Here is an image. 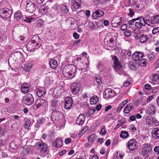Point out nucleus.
Instances as JSON below:
<instances>
[{
    "instance_id": "obj_1",
    "label": "nucleus",
    "mask_w": 159,
    "mask_h": 159,
    "mask_svg": "<svg viewBox=\"0 0 159 159\" xmlns=\"http://www.w3.org/2000/svg\"><path fill=\"white\" fill-rule=\"evenodd\" d=\"M62 72L66 78L72 79L75 76L76 68L75 67H72L69 66H66L63 68Z\"/></svg>"
},
{
    "instance_id": "obj_2",
    "label": "nucleus",
    "mask_w": 159,
    "mask_h": 159,
    "mask_svg": "<svg viewBox=\"0 0 159 159\" xmlns=\"http://www.w3.org/2000/svg\"><path fill=\"white\" fill-rule=\"evenodd\" d=\"M147 25L151 27L159 24V15L152 16L150 19H147Z\"/></svg>"
},
{
    "instance_id": "obj_3",
    "label": "nucleus",
    "mask_w": 159,
    "mask_h": 159,
    "mask_svg": "<svg viewBox=\"0 0 159 159\" xmlns=\"http://www.w3.org/2000/svg\"><path fill=\"white\" fill-rule=\"evenodd\" d=\"M136 18L138 19L134 23V26L137 28L141 29L143 26L147 25V19H145L143 17L141 16Z\"/></svg>"
},
{
    "instance_id": "obj_4",
    "label": "nucleus",
    "mask_w": 159,
    "mask_h": 159,
    "mask_svg": "<svg viewBox=\"0 0 159 159\" xmlns=\"http://www.w3.org/2000/svg\"><path fill=\"white\" fill-rule=\"evenodd\" d=\"M151 150L150 144H145L143 145L141 150V153L144 157L146 158L149 156V154L151 152Z\"/></svg>"
},
{
    "instance_id": "obj_5",
    "label": "nucleus",
    "mask_w": 159,
    "mask_h": 159,
    "mask_svg": "<svg viewBox=\"0 0 159 159\" xmlns=\"http://www.w3.org/2000/svg\"><path fill=\"white\" fill-rule=\"evenodd\" d=\"M12 11L7 8H4L0 9V15L2 18L7 19L11 17Z\"/></svg>"
},
{
    "instance_id": "obj_6",
    "label": "nucleus",
    "mask_w": 159,
    "mask_h": 159,
    "mask_svg": "<svg viewBox=\"0 0 159 159\" xmlns=\"http://www.w3.org/2000/svg\"><path fill=\"white\" fill-rule=\"evenodd\" d=\"M24 103L28 105H30L34 102V98L32 94L28 93L23 98Z\"/></svg>"
},
{
    "instance_id": "obj_7",
    "label": "nucleus",
    "mask_w": 159,
    "mask_h": 159,
    "mask_svg": "<svg viewBox=\"0 0 159 159\" xmlns=\"http://www.w3.org/2000/svg\"><path fill=\"white\" fill-rule=\"evenodd\" d=\"M115 90H113L111 89H107L104 92V98L106 99H108L115 96Z\"/></svg>"
},
{
    "instance_id": "obj_8",
    "label": "nucleus",
    "mask_w": 159,
    "mask_h": 159,
    "mask_svg": "<svg viewBox=\"0 0 159 159\" xmlns=\"http://www.w3.org/2000/svg\"><path fill=\"white\" fill-rule=\"evenodd\" d=\"M127 147H128L129 150L133 151L137 149L138 143L135 139H131L128 142Z\"/></svg>"
},
{
    "instance_id": "obj_9",
    "label": "nucleus",
    "mask_w": 159,
    "mask_h": 159,
    "mask_svg": "<svg viewBox=\"0 0 159 159\" xmlns=\"http://www.w3.org/2000/svg\"><path fill=\"white\" fill-rule=\"evenodd\" d=\"M36 8V6L34 3H32L30 1H27L26 7L27 11L30 13H33L35 11Z\"/></svg>"
},
{
    "instance_id": "obj_10",
    "label": "nucleus",
    "mask_w": 159,
    "mask_h": 159,
    "mask_svg": "<svg viewBox=\"0 0 159 159\" xmlns=\"http://www.w3.org/2000/svg\"><path fill=\"white\" fill-rule=\"evenodd\" d=\"M36 146L38 148L41 150V152L43 153L46 152L47 151L48 148L47 145L44 143L43 141H40L37 142Z\"/></svg>"
},
{
    "instance_id": "obj_11",
    "label": "nucleus",
    "mask_w": 159,
    "mask_h": 159,
    "mask_svg": "<svg viewBox=\"0 0 159 159\" xmlns=\"http://www.w3.org/2000/svg\"><path fill=\"white\" fill-rule=\"evenodd\" d=\"M105 40H107L108 44L113 43L116 40V37L113 34L108 33L106 36Z\"/></svg>"
},
{
    "instance_id": "obj_12",
    "label": "nucleus",
    "mask_w": 159,
    "mask_h": 159,
    "mask_svg": "<svg viewBox=\"0 0 159 159\" xmlns=\"http://www.w3.org/2000/svg\"><path fill=\"white\" fill-rule=\"evenodd\" d=\"M46 104L45 100L41 98H39L36 102L35 104L33 106V109L34 110L40 108Z\"/></svg>"
},
{
    "instance_id": "obj_13",
    "label": "nucleus",
    "mask_w": 159,
    "mask_h": 159,
    "mask_svg": "<svg viewBox=\"0 0 159 159\" xmlns=\"http://www.w3.org/2000/svg\"><path fill=\"white\" fill-rule=\"evenodd\" d=\"M61 115V113L59 111H54L52 113L51 119L53 121H54L55 120H58L60 118Z\"/></svg>"
},
{
    "instance_id": "obj_14",
    "label": "nucleus",
    "mask_w": 159,
    "mask_h": 159,
    "mask_svg": "<svg viewBox=\"0 0 159 159\" xmlns=\"http://www.w3.org/2000/svg\"><path fill=\"white\" fill-rule=\"evenodd\" d=\"M159 77L158 75L156 74H153L150 77V82L153 85H157L159 84Z\"/></svg>"
},
{
    "instance_id": "obj_15",
    "label": "nucleus",
    "mask_w": 159,
    "mask_h": 159,
    "mask_svg": "<svg viewBox=\"0 0 159 159\" xmlns=\"http://www.w3.org/2000/svg\"><path fill=\"white\" fill-rule=\"evenodd\" d=\"M79 84L76 83H74L72 84L71 88L73 94H76L81 92L79 87Z\"/></svg>"
},
{
    "instance_id": "obj_16",
    "label": "nucleus",
    "mask_w": 159,
    "mask_h": 159,
    "mask_svg": "<svg viewBox=\"0 0 159 159\" xmlns=\"http://www.w3.org/2000/svg\"><path fill=\"white\" fill-rule=\"evenodd\" d=\"M40 46V45L39 43H36L35 44H28L26 46V48L28 49L29 51H30L32 52L34 51V49H37L39 48Z\"/></svg>"
},
{
    "instance_id": "obj_17",
    "label": "nucleus",
    "mask_w": 159,
    "mask_h": 159,
    "mask_svg": "<svg viewBox=\"0 0 159 159\" xmlns=\"http://www.w3.org/2000/svg\"><path fill=\"white\" fill-rule=\"evenodd\" d=\"M65 107L66 109H70L72 104V98L70 97H67L65 99Z\"/></svg>"
},
{
    "instance_id": "obj_18",
    "label": "nucleus",
    "mask_w": 159,
    "mask_h": 159,
    "mask_svg": "<svg viewBox=\"0 0 159 159\" xmlns=\"http://www.w3.org/2000/svg\"><path fill=\"white\" fill-rule=\"evenodd\" d=\"M64 92L63 88L62 86H57L54 89L53 93L57 96L60 95Z\"/></svg>"
},
{
    "instance_id": "obj_19",
    "label": "nucleus",
    "mask_w": 159,
    "mask_h": 159,
    "mask_svg": "<svg viewBox=\"0 0 159 159\" xmlns=\"http://www.w3.org/2000/svg\"><path fill=\"white\" fill-rule=\"evenodd\" d=\"M143 54L141 52H136L133 55V58L135 61H138L143 57Z\"/></svg>"
},
{
    "instance_id": "obj_20",
    "label": "nucleus",
    "mask_w": 159,
    "mask_h": 159,
    "mask_svg": "<svg viewBox=\"0 0 159 159\" xmlns=\"http://www.w3.org/2000/svg\"><path fill=\"white\" fill-rule=\"evenodd\" d=\"M85 117L84 115L83 114H81L77 118L76 123L79 125L83 124L85 121Z\"/></svg>"
},
{
    "instance_id": "obj_21",
    "label": "nucleus",
    "mask_w": 159,
    "mask_h": 159,
    "mask_svg": "<svg viewBox=\"0 0 159 159\" xmlns=\"http://www.w3.org/2000/svg\"><path fill=\"white\" fill-rule=\"evenodd\" d=\"M63 143L62 140L60 138H58L55 139L53 145L57 148H60L62 146Z\"/></svg>"
},
{
    "instance_id": "obj_22",
    "label": "nucleus",
    "mask_w": 159,
    "mask_h": 159,
    "mask_svg": "<svg viewBox=\"0 0 159 159\" xmlns=\"http://www.w3.org/2000/svg\"><path fill=\"white\" fill-rule=\"evenodd\" d=\"M30 86L27 83H24L21 85V92L24 93H27L30 90Z\"/></svg>"
},
{
    "instance_id": "obj_23",
    "label": "nucleus",
    "mask_w": 159,
    "mask_h": 159,
    "mask_svg": "<svg viewBox=\"0 0 159 159\" xmlns=\"http://www.w3.org/2000/svg\"><path fill=\"white\" fill-rule=\"evenodd\" d=\"M104 12L103 11L100 10H98L93 12L92 16L94 19H96L98 17L102 16Z\"/></svg>"
},
{
    "instance_id": "obj_24",
    "label": "nucleus",
    "mask_w": 159,
    "mask_h": 159,
    "mask_svg": "<svg viewBox=\"0 0 159 159\" xmlns=\"http://www.w3.org/2000/svg\"><path fill=\"white\" fill-rule=\"evenodd\" d=\"M113 59L114 60V68L116 70L119 69L121 68V66L118 62V59L117 57L114 56L113 57Z\"/></svg>"
},
{
    "instance_id": "obj_25",
    "label": "nucleus",
    "mask_w": 159,
    "mask_h": 159,
    "mask_svg": "<svg viewBox=\"0 0 159 159\" xmlns=\"http://www.w3.org/2000/svg\"><path fill=\"white\" fill-rule=\"evenodd\" d=\"M134 108V107L132 103H129L124 108V112L128 113Z\"/></svg>"
},
{
    "instance_id": "obj_26",
    "label": "nucleus",
    "mask_w": 159,
    "mask_h": 159,
    "mask_svg": "<svg viewBox=\"0 0 159 159\" xmlns=\"http://www.w3.org/2000/svg\"><path fill=\"white\" fill-rule=\"evenodd\" d=\"M51 106L54 108L58 109L60 107V103L57 100H53L51 102Z\"/></svg>"
},
{
    "instance_id": "obj_27",
    "label": "nucleus",
    "mask_w": 159,
    "mask_h": 159,
    "mask_svg": "<svg viewBox=\"0 0 159 159\" xmlns=\"http://www.w3.org/2000/svg\"><path fill=\"white\" fill-rule=\"evenodd\" d=\"M152 137L156 139H159V129L155 128L152 132Z\"/></svg>"
},
{
    "instance_id": "obj_28",
    "label": "nucleus",
    "mask_w": 159,
    "mask_h": 159,
    "mask_svg": "<svg viewBox=\"0 0 159 159\" xmlns=\"http://www.w3.org/2000/svg\"><path fill=\"white\" fill-rule=\"evenodd\" d=\"M46 93V91L42 88L38 89H37L36 93L37 96L39 97L44 95Z\"/></svg>"
},
{
    "instance_id": "obj_29",
    "label": "nucleus",
    "mask_w": 159,
    "mask_h": 159,
    "mask_svg": "<svg viewBox=\"0 0 159 159\" xmlns=\"http://www.w3.org/2000/svg\"><path fill=\"white\" fill-rule=\"evenodd\" d=\"M155 120V118H152L151 116H148L146 118V123L148 125L153 124Z\"/></svg>"
},
{
    "instance_id": "obj_30",
    "label": "nucleus",
    "mask_w": 159,
    "mask_h": 159,
    "mask_svg": "<svg viewBox=\"0 0 159 159\" xmlns=\"http://www.w3.org/2000/svg\"><path fill=\"white\" fill-rule=\"evenodd\" d=\"M23 17L21 13L19 11L14 13V18L17 21L20 20V19L22 20Z\"/></svg>"
},
{
    "instance_id": "obj_31",
    "label": "nucleus",
    "mask_w": 159,
    "mask_h": 159,
    "mask_svg": "<svg viewBox=\"0 0 159 159\" xmlns=\"http://www.w3.org/2000/svg\"><path fill=\"white\" fill-rule=\"evenodd\" d=\"M156 112V107L154 105H151L150 106L147 111V113L149 114H154Z\"/></svg>"
},
{
    "instance_id": "obj_32",
    "label": "nucleus",
    "mask_w": 159,
    "mask_h": 159,
    "mask_svg": "<svg viewBox=\"0 0 159 159\" xmlns=\"http://www.w3.org/2000/svg\"><path fill=\"white\" fill-rule=\"evenodd\" d=\"M80 0H73L72 6L75 8H79L81 5Z\"/></svg>"
},
{
    "instance_id": "obj_33",
    "label": "nucleus",
    "mask_w": 159,
    "mask_h": 159,
    "mask_svg": "<svg viewBox=\"0 0 159 159\" xmlns=\"http://www.w3.org/2000/svg\"><path fill=\"white\" fill-rule=\"evenodd\" d=\"M49 64L50 67L54 69H55L58 66L57 61L55 59H51Z\"/></svg>"
},
{
    "instance_id": "obj_34",
    "label": "nucleus",
    "mask_w": 159,
    "mask_h": 159,
    "mask_svg": "<svg viewBox=\"0 0 159 159\" xmlns=\"http://www.w3.org/2000/svg\"><path fill=\"white\" fill-rule=\"evenodd\" d=\"M98 101V98L97 96L92 97L90 100V103L92 105L96 103Z\"/></svg>"
},
{
    "instance_id": "obj_35",
    "label": "nucleus",
    "mask_w": 159,
    "mask_h": 159,
    "mask_svg": "<svg viewBox=\"0 0 159 159\" xmlns=\"http://www.w3.org/2000/svg\"><path fill=\"white\" fill-rule=\"evenodd\" d=\"M148 39V37L146 35L143 34L140 37V41L141 43L146 42Z\"/></svg>"
},
{
    "instance_id": "obj_36",
    "label": "nucleus",
    "mask_w": 159,
    "mask_h": 159,
    "mask_svg": "<svg viewBox=\"0 0 159 159\" xmlns=\"http://www.w3.org/2000/svg\"><path fill=\"white\" fill-rule=\"evenodd\" d=\"M61 9L62 11L64 13H67L69 11V9L66 5L62 4L61 6Z\"/></svg>"
},
{
    "instance_id": "obj_37",
    "label": "nucleus",
    "mask_w": 159,
    "mask_h": 159,
    "mask_svg": "<svg viewBox=\"0 0 159 159\" xmlns=\"http://www.w3.org/2000/svg\"><path fill=\"white\" fill-rule=\"evenodd\" d=\"M96 111L95 109L94 108H90L89 111L86 114V115L87 116L89 117L92 114L94 113Z\"/></svg>"
},
{
    "instance_id": "obj_38",
    "label": "nucleus",
    "mask_w": 159,
    "mask_h": 159,
    "mask_svg": "<svg viewBox=\"0 0 159 159\" xmlns=\"http://www.w3.org/2000/svg\"><path fill=\"white\" fill-rule=\"evenodd\" d=\"M13 55L14 58L17 60L20 58L22 56L20 52H14Z\"/></svg>"
},
{
    "instance_id": "obj_39",
    "label": "nucleus",
    "mask_w": 159,
    "mask_h": 159,
    "mask_svg": "<svg viewBox=\"0 0 159 159\" xmlns=\"http://www.w3.org/2000/svg\"><path fill=\"white\" fill-rule=\"evenodd\" d=\"M31 124V123L30 120L29 119H27L25 121V123L24 124L25 128L28 129Z\"/></svg>"
},
{
    "instance_id": "obj_40",
    "label": "nucleus",
    "mask_w": 159,
    "mask_h": 159,
    "mask_svg": "<svg viewBox=\"0 0 159 159\" xmlns=\"http://www.w3.org/2000/svg\"><path fill=\"white\" fill-rule=\"evenodd\" d=\"M138 19L134 18L133 19L131 20H129L128 21V23L130 26H131V27H134V24L135 21H137Z\"/></svg>"
},
{
    "instance_id": "obj_41",
    "label": "nucleus",
    "mask_w": 159,
    "mask_h": 159,
    "mask_svg": "<svg viewBox=\"0 0 159 159\" xmlns=\"http://www.w3.org/2000/svg\"><path fill=\"white\" fill-rule=\"evenodd\" d=\"M129 136V134L127 131H122L121 132L120 136L123 138H126Z\"/></svg>"
},
{
    "instance_id": "obj_42",
    "label": "nucleus",
    "mask_w": 159,
    "mask_h": 159,
    "mask_svg": "<svg viewBox=\"0 0 159 159\" xmlns=\"http://www.w3.org/2000/svg\"><path fill=\"white\" fill-rule=\"evenodd\" d=\"M32 67V65L31 63H28L25 65L24 67L25 70L27 72L29 71Z\"/></svg>"
},
{
    "instance_id": "obj_43",
    "label": "nucleus",
    "mask_w": 159,
    "mask_h": 159,
    "mask_svg": "<svg viewBox=\"0 0 159 159\" xmlns=\"http://www.w3.org/2000/svg\"><path fill=\"white\" fill-rule=\"evenodd\" d=\"M97 67V68L101 71L103 70L105 68L104 66L101 62H98Z\"/></svg>"
},
{
    "instance_id": "obj_44",
    "label": "nucleus",
    "mask_w": 159,
    "mask_h": 159,
    "mask_svg": "<svg viewBox=\"0 0 159 159\" xmlns=\"http://www.w3.org/2000/svg\"><path fill=\"white\" fill-rule=\"evenodd\" d=\"M9 147L12 148V149H15L17 148L16 144L14 141L11 142L9 144Z\"/></svg>"
},
{
    "instance_id": "obj_45",
    "label": "nucleus",
    "mask_w": 159,
    "mask_h": 159,
    "mask_svg": "<svg viewBox=\"0 0 159 159\" xmlns=\"http://www.w3.org/2000/svg\"><path fill=\"white\" fill-rule=\"evenodd\" d=\"M148 62V61L147 59H143L140 61V64L142 66H145Z\"/></svg>"
},
{
    "instance_id": "obj_46",
    "label": "nucleus",
    "mask_w": 159,
    "mask_h": 159,
    "mask_svg": "<svg viewBox=\"0 0 159 159\" xmlns=\"http://www.w3.org/2000/svg\"><path fill=\"white\" fill-rule=\"evenodd\" d=\"M32 19V18L27 17L25 16H23L22 20L26 21L28 23H30L31 22Z\"/></svg>"
},
{
    "instance_id": "obj_47",
    "label": "nucleus",
    "mask_w": 159,
    "mask_h": 159,
    "mask_svg": "<svg viewBox=\"0 0 159 159\" xmlns=\"http://www.w3.org/2000/svg\"><path fill=\"white\" fill-rule=\"evenodd\" d=\"M148 57L149 60L150 61H152L155 58L154 55L152 53H150L148 54Z\"/></svg>"
},
{
    "instance_id": "obj_48",
    "label": "nucleus",
    "mask_w": 159,
    "mask_h": 159,
    "mask_svg": "<svg viewBox=\"0 0 159 159\" xmlns=\"http://www.w3.org/2000/svg\"><path fill=\"white\" fill-rule=\"evenodd\" d=\"M95 80L98 84L100 85L102 83V81L101 79V77L99 76L97 77L96 78Z\"/></svg>"
},
{
    "instance_id": "obj_49",
    "label": "nucleus",
    "mask_w": 159,
    "mask_h": 159,
    "mask_svg": "<svg viewBox=\"0 0 159 159\" xmlns=\"http://www.w3.org/2000/svg\"><path fill=\"white\" fill-rule=\"evenodd\" d=\"M129 12L128 13V16L131 17H132L134 15L135 12L133 9H132L131 8H129Z\"/></svg>"
},
{
    "instance_id": "obj_50",
    "label": "nucleus",
    "mask_w": 159,
    "mask_h": 159,
    "mask_svg": "<svg viewBox=\"0 0 159 159\" xmlns=\"http://www.w3.org/2000/svg\"><path fill=\"white\" fill-rule=\"evenodd\" d=\"M95 136L94 134H93L90 136H89L88 137V140L90 143H92L94 140L93 138Z\"/></svg>"
},
{
    "instance_id": "obj_51",
    "label": "nucleus",
    "mask_w": 159,
    "mask_h": 159,
    "mask_svg": "<svg viewBox=\"0 0 159 159\" xmlns=\"http://www.w3.org/2000/svg\"><path fill=\"white\" fill-rule=\"evenodd\" d=\"M39 10L42 12L46 13L47 12V9L46 7L44 6H41Z\"/></svg>"
},
{
    "instance_id": "obj_52",
    "label": "nucleus",
    "mask_w": 159,
    "mask_h": 159,
    "mask_svg": "<svg viewBox=\"0 0 159 159\" xmlns=\"http://www.w3.org/2000/svg\"><path fill=\"white\" fill-rule=\"evenodd\" d=\"M107 131L105 130L104 128H102L101 129V131L99 132L100 134H102L103 135H104L106 134Z\"/></svg>"
},
{
    "instance_id": "obj_53",
    "label": "nucleus",
    "mask_w": 159,
    "mask_h": 159,
    "mask_svg": "<svg viewBox=\"0 0 159 159\" xmlns=\"http://www.w3.org/2000/svg\"><path fill=\"white\" fill-rule=\"evenodd\" d=\"M159 31V27L154 28L152 30V33L153 34H155Z\"/></svg>"
},
{
    "instance_id": "obj_54",
    "label": "nucleus",
    "mask_w": 159,
    "mask_h": 159,
    "mask_svg": "<svg viewBox=\"0 0 159 159\" xmlns=\"http://www.w3.org/2000/svg\"><path fill=\"white\" fill-rule=\"evenodd\" d=\"M144 88L147 90H150L151 89V86L149 84H146L144 85Z\"/></svg>"
},
{
    "instance_id": "obj_55",
    "label": "nucleus",
    "mask_w": 159,
    "mask_h": 159,
    "mask_svg": "<svg viewBox=\"0 0 159 159\" xmlns=\"http://www.w3.org/2000/svg\"><path fill=\"white\" fill-rule=\"evenodd\" d=\"M6 143L5 139H2L0 140V146H2L6 144Z\"/></svg>"
},
{
    "instance_id": "obj_56",
    "label": "nucleus",
    "mask_w": 159,
    "mask_h": 159,
    "mask_svg": "<svg viewBox=\"0 0 159 159\" xmlns=\"http://www.w3.org/2000/svg\"><path fill=\"white\" fill-rule=\"evenodd\" d=\"M38 121L40 124H42L43 123L45 122V120L43 118H41L39 119V120H37Z\"/></svg>"
},
{
    "instance_id": "obj_57",
    "label": "nucleus",
    "mask_w": 159,
    "mask_h": 159,
    "mask_svg": "<svg viewBox=\"0 0 159 159\" xmlns=\"http://www.w3.org/2000/svg\"><path fill=\"white\" fill-rule=\"evenodd\" d=\"M127 28V25L126 24H124L121 27V29L122 30H125Z\"/></svg>"
},
{
    "instance_id": "obj_58",
    "label": "nucleus",
    "mask_w": 159,
    "mask_h": 159,
    "mask_svg": "<svg viewBox=\"0 0 159 159\" xmlns=\"http://www.w3.org/2000/svg\"><path fill=\"white\" fill-rule=\"evenodd\" d=\"M5 129L3 127L0 126V134L2 135L5 132Z\"/></svg>"
},
{
    "instance_id": "obj_59",
    "label": "nucleus",
    "mask_w": 159,
    "mask_h": 159,
    "mask_svg": "<svg viewBox=\"0 0 159 159\" xmlns=\"http://www.w3.org/2000/svg\"><path fill=\"white\" fill-rule=\"evenodd\" d=\"M128 102V100L127 99H126L124 101H122L121 103L120 104L121 106L123 107Z\"/></svg>"
},
{
    "instance_id": "obj_60",
    "label": "nucleus",
    "mask_w": 159,
    "mask_h": 159,
    "mask_svg": "<svg viewBox=\"0 0 159 159\" xmlns=\"http://www.w3.org/2000/svg\"><path fill=\"white\" fill-rule=\"evenodd\" d=\"M86 129V128L85 127L83 129L81 130V131L79 132L78 136L79 137H81L82 135L84 133V129Z\"/></svg>"
},
{
    "instance_id": "obj_61",
    "label": "nucleus",
    "mask_w": 159,
    "mask_h": 159,
    "mask_svg": "<svg viewBox=\"0 0 159 159\" xmlns=\"http://www.w3.org/2000/svg\"><path fill=\"white\" fill-rule=\"evenodd\" d=\"M124 34L126 37H129L131 35V33L130 32L126 30L125 31Z\"/></svg>"
},
{
    "instance_id": "obj_62",
    "label": "nucleus",
    "mask_w": 159,
    "mask_h": 159,
    "mask_svg": "<svg viewBox=\"0 0 159 159\" xmlns=\"http://www.w3.org/2000/svg\"><path fill=\"white\" fill-rule=\"evenodd\" d=\"M73 37L76 39H78L79 37V35L76 32L74 33L73 34Z\"/></svg>"
},
{
    "instance_id": "obj_63",
    "label": "nucleus",
    "mask_w": 159,
    "mask_h": 159,
    "mask_svg": "<svg viewBox=\"0 0 159 159\" xmlns=\"http://www.w3.org/2000/svg\"><path fill=\"white\" fill-rule=\"evenodd\" d=\"M43 20H37L36 22V24H40V25H43Z\"/></svg>"
},
{
    "instance_id": "obj_64",
    "label": "nucleus",
    "mask_w": 159,
    "mask_h": 159,
    "mask_svg": "<svg viewBox=\"0 0 159 159\" xmlns=\"http://www.w3.org/2000/svg\"><path fill=\"white\" fill-rule=\"evenodd\" d=\"M29 152V149H28L26 148H24V150L23 151V152L25 154H26L27 153H28Z\"/></svg>"
}]
</instances>
